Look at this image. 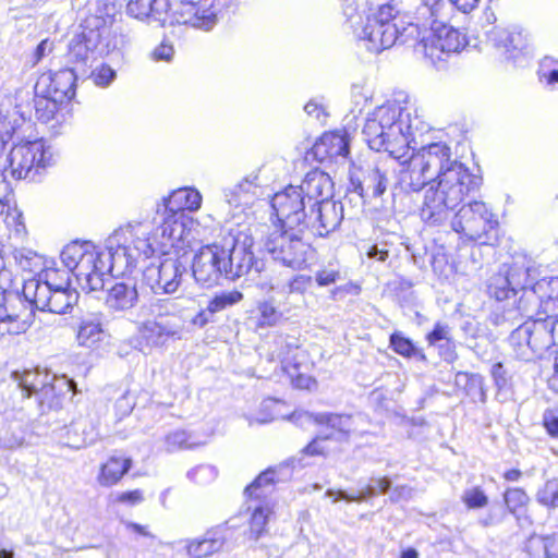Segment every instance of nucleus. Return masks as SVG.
<instances>
[{
	"label": "nucleus",
	"instance_id": "f257e3e1",
	"mask_svg": "<svg viewBox=\"0 0 558 558\" xmlns=\"http://www.w3.org/2000/svg\"><path fill=\"white\" fill-rule=\"evenodd\" d=\"M196 221L184 214L167 213L157 205L151 220L130 221L116 229L98 247L92 242H72L61 252L63 265L75 276L85 292L99 291L105 278L125 276L141 259L154 253L168 254L170 248H183L195 239Z\"/></svg>",
	"mask_w": 558,
	"mask_h": 558
},
{
	"label": "nucleus",
	"instance_id": "f03ea898",
	"mask_svg": "<svg viewBox=\"0 0 558 558\" xmlns=\"http://www.w3.org/2000/svg\"><path fill=\"white\" fill-rule=\"evenodd\" d=\"M399 183L407 191L426 186L421 206L422 219L432 226L446 222L450 214L472 193L481 179L452 157L444 142L430 143L400 161Z\"/></svg>",
	"mask_w": 558,
	"mask_h": 558
},
{
	"label": "nucleus",
	"instance_id": "7ed1b4c3",
	"mask_svg": "<svg viewBox=\"0 0 558 558\" xmlns=\"http://www.w3.org/2000/svg\"><path fill=\"white\" fill-rule=\"evenodd\" d=\"M426 129L413 105L388 101L368 114L363 134L372 149L388 151L401 160L416 134H422Z\"/></svg>",
	"mask_w": 558,
	"mask_h": 558
},
{
	"label": "nucleus",
	"instance_id": "20e7f679",
	"mask_svg": "<svg viewBox=\"0 0 558 558\" xmlns=\"http://www.w3.org/2000/svg\"><path fill=\"white\" fill-rule=\"evenodd\" d=\"M341 1L343 14L351 23L354 35L368 51L379 53L398 43L411 44L417 39L418 26L412 21H405L408 14L398 3L380 5L362 25L355 26V20L360 19L357 0Z\"/></svg>",
	"mask_w": 558,
	"mask_h": 558
},
{
	"label": "nucleus",
	"instance_id": "39448f33",
	"mask_svg": "<svg viewBox=\"0 0 558 558\" xmlns=\"http://www.w3.org/2000/svg\"><path fill=\"white\" fill-rule=\"evenodd\" d=\"M110 21V17H88L85 21V25L82 26V32L71 38L66 60L80 74H86L89 62L95 59L96 53L104 54L109 52L111 44L108 38L111 31L108 23Z\"/></svg>",
	"mask_w": 558,
	"mask_h": 558
},
{
	"label": "nucleus",
	"instance_id": "423d86ee",
	"mask_svg": "<svg viewBox=\"0 0 558 558\" xmlns=\"http://www.w3.org/2000/svg\"><path fill=\"white\" fill-rule=\"evenodd\" d=\"M416 41L418 50L434 64L451 53L460 52L468 44L463 33L440 22L424 29Z\"/></svg>",
	"mask_w": 558,
	"mask_h": 558
},
{
	"label": "nucleus",
	"instance_id": "0eeeda50",
	"mask_svg": "<svg viewBox=\"0 0 558 558\" xmlns=\"http://www.w3.org/2000/svg\"><path fill=\"white\" fill-rule=\"evenodd\" d=\"M496 226V216L482 201L462 205L451 219L452 230L472 241L481 240Z\"/></svg>",
	"mask_w": 558,
	"mask_h": 558
},
{
	"label": "nucleus",
	"instance_id": "6e6552de",
	"mask_svg": "<svg viewBox=\"0 0 558 558\" xmlns=\"http://www.w3.org/2000/svg\"><path fill=\"white\" fill-rule=\"evenodd\" d=\"M286 420L293 422L303 428H306L312 424L326 426L329 429L326 438L344 441L348 440L352 434L360 432V422L362 421V416L329 412L314 414L307 411L298 410L288 415Z\"/></svg>",
	"mask_w": 558,
	"mask_h": 558
},
{
	"label": "nucleus",
	"instance_id": "1a4fd4ad",
	"mask_svg": "<svg viewBox=\"0 0 558 558\" xmlns=\"http://www.w3.org/2000/svg\"><path fill=\"white\" fill-rule=\"evenodd\" d=\"M551 329L553 322H526L512 331L510 343L519 357L527 360L533 353L548 348L554 342Z\"/></svg>",
	"mask_w": 558,
	"mask_h": 558
},
{
	"label": "nucleus",
	"instance_id": "9d476101",
	"mask_svg": "<svg viewBox=\"0 0 558 558\" xmlns=\"http://www.w3.org/2000/svg\"><path fill=\"white\" fill-rule=\"evenodd\" d=\"M9 167L12 177L21 180L28 178L29 173L46 168L51 154L45 148L43 141H31L15 144L9 154Z\"/></svg>",
	"mask_w": 558,
	"mask_h": 558
},
{
	"label": "nucleus",
	"instance_id": "9b49d317",
	"mask_svg": "<svg viewBox=\"0 0 558 558\" xmlns=\"http://www.w3.org/2000/svg\"><path fill=\"white\" fill-rule=\"evenodd\" d=\"M184 271L185 268L179 258L165 257L145 268L143 282L155 294H172L180 287Z\"/></svg>",
	"mask_w": 558,
	"mask_h": 558
},
{
	"label": "nucleus",
	"instance_id": "f8f14e48",
	"mask_svg": "<svg viewBox=\"0 0 558 558\" xmlns=\"http://www.w3.org/2000/svg\"><path fill=\"white\" fill-rule=\"evenodd\" d=\"M253 240L246 234H229L220 241V247L226 251L223 264H226V278L235 280L252 268L253 252L251 247Z\"/></svg>",
	"mask_w": 558,
	"mask_h": 558
},
{
	"label": "nucleus",
	"instance_id": "ddd939ff",
	"mask_svg": "<svg viewBox=\"0 0 558 558\" xmlns=\"http://www.w3.org/2000/svg\"><path fill=\"white\" fill-rule=\"evenodd\" d=\"M23 295L37 310L63 314L77 301V294L70 288L49 290L44 286L24 283Z\"/></svg>",
	"mask_w": 558,
	"mask_h": 558
},
{
	"label": "nucleus",
	"instance_id": "4468645a",
	"mask_svg": "<svg viewBox=\"0 0 558 558\" xmlns=\"http://www.w3.org/2000/svg\"><path fill=\"white\" fill-rule=\"evenodd\" d=\"M225 252L223 247H220V242L199 248L192 264L193 276L198 283L211 287L218 283L222 276L226 277Z\"/></svg>",
	"mask_w": 558,
	"mask_h": 558
},
{
	"label": "nucleus",
	"instance_id": "2eb2a0df",
	"mask_svg": "<svg viewBox=\"0 0 558 558\" xmlns=\"http://www.w3.org/2000/svg\"><path fill=\"white\" fill-rule=\"evenodd\" d=\"M307 201L300 185H288L281 191V229L286 234L298 228L299 232H305Z\"/></svg>",
	"mask_w": 558,
	"mask_h": 558
},
{
	"label": "nucleus",
	"instance_id": "dca6fc26",
	"mask_svg": "<svg viewBox=\"0 0 558 558\" xmlns=\"http://www.w3.org/2000/svg\"><path fill=\"white\" fill-rule=\"evenodd\" d=\"M216 0H180L174 12L179 24L190 25L203 31H210L217 23Z\"/></svg>",
	"mask_w": 558,
	"mask_h": 558
},
{
	"label": "nucleus",
	"instance_id": "f3484780",
	"mask_svg": "<svg viewBox=\"0 0 558 558\" xmlns=\"http://www.w3.org/2000/svg\"><path fill=\"white\" fill-rule=\"evenodd\" d=\"M488 40L507 60L514 62L530 57L533 51L530 37L523 31L495 27L488 34Z\"/></svg>",
	"mask_w": 558,
	"mask_h": 558
},
{
	"label": "nucleus",
	"instance_id": "a211bd4d",
	"mask_svg": "<svg viewBox=\"0 0 558 558\" xmlns=\"http://www.w3.org/2000/svg\"><path fill=\"white\" fill-rule=\"evenodd\" d=\"M303 234L298 228L290 230L288 234L281 229V262L291 268L302 269L314 259V250L303 240Z\"/></svg>",
	"mask_w": 558,
	"mask_h": 558
},
{
	"label": "nucleus",
	"instance_id": "6ab92c4d",
	"mask_svg": "<svg viewBox=\"0 0 558 558\" xmlns=\"http://www.w3.org/2000/svg\"><path fill=\"white\" fill-rule=\"evenodd\" d=\"M349 154V142L344 132H328L323 134L306 153L308 161H337L345 159Z\"/></svg>",
	"mask_w": 558,
	"mask_h": 558
},
{
	"label": "nucleus",
	"instance_id": "aec40b11",
	"mask_svg": "<svg viewBox=\"0 0 558 558\" xmlns=\"http://www.w3.org/2000/svg\"><path fill=\"white\" fill-rule=\"evenodd\" d=\"M529 269L511 268L493 275L487 282V293L497 301H504L517 293L518 289L526 290Z\"/></svg>",
	"mask_w": 558,
	"mask_h": 558
},
{
	"label": "nucleus",
	"instance_id": "412c9836",
	"mask_svg": "<svg viewBox=\"0 0 558 558\" xmlns=\"http://www.w3.org/2000/svg\"><path fill=\"white\" fill-rule=\"evenodd\" d=\"M300 186L312 209L317 204L326 202L332 196V181L327 173L319 170L308 172Z\"/></svg>",
	"mask_w": 558,
	"mask_h": 558
},
{
	"label": "nucleus",
	"instance_id": "4be33fe9",
	"mask_svg": "<svg viewBox=\"0 0 558 558\" xmlns=\"http://www.w3.org/2000/svg\"><path fill=\"white\" fill-rule=\"evenodd\" d=\"M203 202V196L198 190L190 186L174 190L168 197L162 198L159 204L165 214L175 213L184 214L185 210L197 211Z\"/></svg>",
	"mask_w": 558,
	"mask_h": 558
},
{
	"label": "nucleus",
	"instance_id": "5701e85b",
	"mask_svg": "<svg viewBox=\"0 0 558 558\" xmlns=\"http://www.w3.org/2000/svg\"><path fill=\"white\" fill-rule=\"evenodd\" d=\"M74 381L65 376H57L48 380L36 397L43 412L57 409L61 405L62 399L73 389Z\"/></svg>",
	"mask_w": 558,
	"mask_h": 558
},
{
	"label": "nucleus",
	"instance_id": "b1692460",
	"mask_svg": "<svg viewBox=\"0 0 558 558\" xmlns=\"http://www.w3.org/2000/svg\"><path fill=\"white\" fill-rule=\"evenodd\" d=\"M287 348L289 351L287 352V357L284 359L287 365L283 367V372L289 376L291 385L294 388L310 391L316 389L317 381L315 378L305 374L296 373V368L304 357V352L295 342L287 343Z\"/></svg>",
	"mask_w": 558,
	"mask_h": 558
},
{
	"label": "nucleus",
	"instance_id": "393cba45",
	"mask_svg": "<svg viewBox=\"0 0 558 558\" xmlns=\"http://www.w3.org/2000/svg\"><path fill=\"white\" fill-rule=\"evenodd\" d=\"M258 185L255 179L244 178L240 182L222 190L225 203L230 209H241L253 204Z\"/></svg>",
	"mask_w": 558,
	"mask_h": 558
},
{
	"label": "nucleus",
	"instance_id": "a878e982",
	"mask_svg": "<svg viewBox=\"0 0 558 558\" xmlns=\"http://www.w3.org/2000/svg\"><path fill=\"white\" fill-rule=\"evenodd\" d=\"M445 8V0H420L412 16L407 12L408 17L405 21H412L418 26V38L424 29L438 24Z\"/></svg>",
	"mask_w": 558,
	"mask_h": 558
},
{
	"label": "nucleus",
	"instance_id": "bb28decb",
	"mask_svg": "<svg viewBox=\"0 0 558 558\" xmlns=\"http://www.w3.org/2000/svg\"><path fill=\"white\" fill-rule=\"evenodd\" d=\"M138 291L135 282H117L107 294L106 305L116 312H124L135 306Z\"/></svg>",
	"mask_w": 558,
	"mask_h": 558
},
{
	"label": "nucleus",
	"instance_id": "cd10ccee",
	"mask_svg": "<svg viewBox=\"0 0 558 558\" xmlns=\"http://www.w3.org/2000/svg\"><path fill=\"white\" fill-rule=\"evenodd\" d=\"M141 339L149 347H161L170 338L175 337L179 330L173 326L157 319H147L137 327Z\"/></svg>",
	"mask_w": 558,
	"mask_h": 558
},
{
	"label": "nucleus",
	"instance_id": "c85d7f7f",
	"mask_svg": "<svg viewBox=\"0 0 558 558\" xmlns=\"http://www.w3.org/2000/svg\"><path fill=\"white\" fill-rule=\"evenodd\" d=\"M12 378L26 392L27 397H37L46 383L53 379V374L46 368L35 367L32 369L14 371Z\"/></svg>",
	"mask_w": 558,
	"mask_h": 558
},
{
	"label": "nucleus",
	"instance_id": "c756f323",
	"mask_svg": "<svg viewBox=\"0 0 558 558\" xmlns=\"http://www.w3.org/2000/svg\"><path fill=\"white\" fill-rule=\"evenodd\" d=\"M279 473L276 468H268L248 485L244 494L250 499L267 500L277 493Z\"/></svg>",
	"mask_w": 558,
	"mask_h": 558
},
{
	"label": "nucleus",
	"instance_id": "7c9ffc66",
	"mask_svg": "<svg viewBox=\"0 0 558 558\" xmlns=\"http://www.w3.org/2000/svg\"><path fill=\"white\" fill-rule=\"evenodd\" d=\"M168 9V0H128L126 4L128 13L138 20L161 21Z\"/></svg>",
	"mask_w": 558,
	"mask_h": 558
},
{
	"label": "nucleus",
	"instance_id": "2f4dec72",
	"mask_svg": "<svg viewBox=\"0 0 558 558\" xmlns=\"http://www.w3.org/2000/svg\"><path fill=\"white\" fill-rule=\"evenodd\" d=\"M132 460L125 457L113 456L101 464L97 475V482L100 486L110 487L116 485L123 475L130 470Z\"/></svg>",
	"mask_w": 558,
	"mask_h": 558
},
{
	"label": "nucleus",
	"instance_id": "473e14b6",
	"mask_svg": "<svg viewBox=\"0 0 558 558\" xmlns=\"http://www.w3.org/2000/svg\"><path fill=\"white\" fill-rule=\"evenodd\" d=\"M225 542L226 537L221 531H209L202 539L191 541L186 546V550L193 558H204L219 551L223 547Z\"/></svg>",
	"mask_w": 558,
	"mask_h": 558
},
{
	"label": "nucleus",
	"instance_id": "72a5a7b5",
	"mask_svg": "<svg viewBox=\"0 0 558 558\" xmlns=\"http://www.w3.org/2000/svg\"><path fill=\"white\" fill-rule=\"evenodd\" d=\"M213 432L205 435H198L195 432L189 433L183 429H178L169 433L166 436L165 444L168 451H175L180 449H192L204 446L208 442Z\"/></svg>",
	"mask_w": 558,
	"mask_h": 558
},
{
	"label": "nucleus",
	"instance_id": "f704fd0d",
	"mask_svg": "<svg viewBox=\"0 0 558 558\" xmlns=\"http://www.w3.org/2000/svg\"><path fill=\"white\" fill-rule=\"evenodd\" d=\"M105 338V331L98 318L83 319L77 328L76 340L81 347L94 348Z\"/></svg>",
	"mask_w": 558,
	"mask_h": 558
},
{
	"label": "nucleus",
	"instance_id": "c9c22d12",
	"mask_svg": "<svg viewBox=\"0 0 558 558\" xmlns=\"http://www.w3.org/2000/svg\"><path fill=\"white\" fill-rule=\"evenodd\" d=\"M315 207H317V219L323 229L319 231L322 235L324 233L328 234L341 223L342 208L338 207L336 203L329 202L328 199L317 204Z\"/></svg>",
	"mask_w": 558,
	"mask_h": 558
},
{
	"label": "nucleus",
	"instance_id": "e433bc0d",
	"mask_svg": "<svg viewBox=\"0 0 558 558\" xmlns=\"http://www.w3.org/2000/svg\"><path fill=\"white\" fill-rule=\"evenodd\" d=\"M25 283H35L49 288V290H60L69 288V272L56 268H46L41 270L37 277L27 279Z\"/></svg>",
	"mask_w": 558,
	"mask_h": 558
},
{
	"label": "nucleus",
	"instance_id": "4c0bfd02",
	"mask_svg": "<svg viewBox=\"0 0 558 558\" xmlns=\"http://www.w3.org/2000/svg\"><path fill=\"white\" fill-rule=\"evenodd\" d=\"M31 326V314L23 318L20 315L10 313L8 307L0 305V336L20 335Z\"/></svg>",
	"mask_w": 558,
	"mask_h": 558
},
{
	"label": "nucleus",
	"instance_id": "58836bf2",
	"mask_svg": "<svg viewBox=\"0 0 558 558\" xmlns=\"http://www.w3.org/2000/svg\"><path fill=\"white\" fill-rule=\"evenodd\" d=\"M525 295L527 299L535 295L541 303L558 301V277L543 278L538 280L531 289L526 287Z\"/></svg>",
	"mask_w": 558,
	"mask_h": 558
},
{
	"label": "nucleus",
	"instance_id": "ea45409f",
	"mask_svg": "<svg viewBox=\"0 0 558 558\" xmlns=\"http://www.w3.org/2000/svg\"><path fill=\"white\" fill-rule=\"evenodd\" d=\"M77 73V70L74 68L63 69L53 73L50 81L54 92L60 93L64 97H72L74 95Z\"/></svg>",
	"mask_w": 558,
	"mask_h": 558
},
{
	"label": "nucleus",
	"instance_id": "a19ab883",
	"mask_svg": "<svg viewBox=\"0 0 558 558\" xmlns=\"http://www.w3.org/2000/svg\"><path fill=\"white\" fill-rule=\"evenodd\" d=\"M243 300V293L238 290L222 291L215 294L208 302L207 311L210 315L231 307Z\"/></svg>",
	"mask_w": 558,
	"mask_h": 558
},
{
	"label": "nucleus",
	"instance_id": "79ce46f5",
	"mask_svg": "<svg viewBox=\"0 0 558 558\" xmlns=\"http://www.w3.org/2000/svg\"><path fill=\"white\" fill-rule=\"evenodd\" d=\"M257 312L258 316L256 326L259 329L276 326L279 320V313L274 298L259 302Z\"/></svg>",
	"mask_w": 558,
	"mask_h": 558
},
{
	"label": "nucleus",
	"instance_id": "37998d69",
	"mask_svg": "<svg viewBox=\"0 0 558 558\" xmlns=\"http://www.w3.org/2000/svg\"><path fill=\"white\" fill-rule=\"evenodd\" d=\"M539 81L549 87L558 84V61L551 57L542 59L538 69Z\"/></svg>",
	"mask_w": 558,
	"mask_h": 558
},
{
	"label": "nucleus",
	"instance_id": "c03bdc74",
	"mask_svg": "<svg viewBox=\"0 0 558 558\" xmlns=\"http://www.w3.org/2000/svg\"><path fill=\"white\" fill-rule=\"evenodd\" d=\"M529 543L531 547L542 545L547 558H558V530L551 534L532 536Z\"/></svg>",
	"mask_w": 558,
	"mask_h": 558
},
{
	"label": "nucleus",
	"instance_id": "a18cd8bd",
	"mask_svg": "<svg viewBox=\"0 0 558 558\" xmlns=\"http://www.w3.org/2000/svg\"><path fill=\"white\" fill-rule=\"evenodd\" d=\"M536 500L547 508H558V481H547L537 492Z\"/></svg>",
	"mask_w": 558,
	"mask_h": 558
},
{
	"label": "nucleus",
	"instance_id": "49530a36",
	"mask_svg": "<svg viewBox=\"0 0 558 558\" xmlns=\"http://www.w3.org/2000/svg\"><path fill=\"white\" fill-rule=\"evenodd\" d=\"M271 511L268 506H256L251 517L250 529L255 537H259L265 531Z\"/></svg>",
	"mask_w": 558,
	"mask_h": 558
},
{
	"label": "nucleus",
	"instance_id": "de8ad7c7",
	"mask_svg": "<svg viewBox=\"0 0 558 558\" xmlns=\"http://www.w3.org/2000/svg\"><path fill=\"white\" fill-rule=\"evenodd\" d=\"M504 498L509 511L513 514L526 507L530 500L526 493L521 488L507 489Z\"/></svg>",
	"mask_w": 558,
	"mask_h": 558
},
{
	"label": "nucleus",
	"instance_id": "09e8293b",
	"mask_svg": "<svg viewBox=\"0 0 558 558\" xmlns=\"http://www.w3.org/2000/svg\"><path fill=\"white\" fill-rule=\"evenodd\" d=\"M90 77L96 86L106 88L113 83L117 72L109 64L101 63L93 70Z\"/></svg>",
	"mask_w": 558,
	"mask_h": 558
},
{
	"label": "nucleus",
	"instance_id": "8fccbe9b",
	"mask_svg": "<svg viewBox=\"0 0 558 558\" xmlns=\"http://www.w3.org/2000/svg\"><path fill=\"white\" fill-rule=\"evenodd\" d=\"M427 341L430 345H447L448 349H451L452 343L449 327L447 325L437 323L434 329L427 335Z\"/></svg>",
	"mask_w": 558,
	"mask_h": 558
},
{
	"label": "nucleus",
	"instance_id": "3c124183",
	"mask_svg": "<svg viewBox=\"0 0 558 558\" xmlns=\"http://www.w3.org/2000/svg\"><path fill=\"white\" fill-rule=\"evenodd\" d=\"M462 501L469 509H478L488 504V497L480 487H472L464 490Z\"/></svg>",
	"mask_w": 558,
	"mask_h": 558
},
{
	"label": "nucleus",
	"instance_id": "603ef678",
	"mask_svg": "<svg viewBox=\"0 0 558 558\" xmlns=\"http://www.w3.org/2000/svg\"><path fill=\"white\" fill-rule=\"evenodd\" d=\"M390 345L396 353L402 356L410 357L415 353L414 344L398 332L391 335Z\"/></svg>",
	"mask_w": 558,
	"mask_h": 558
},
{
	"label": "nucleus",
	"instance_id": "864d4df0",
	"mask_svg": "<svg viewBox=\"0 0 558 558\" xmlns=\"http://www.w3.org/2000/svg\"><path fill=\"white\" fill-rule=\"evenodd\" d=\"M337 495V499H344L347 501H362V500H365L369 497H373L376 495V487L373 485V484H368L364 489H362L360 492L359 495L356 496H353V495H349L347 494L343 490H339V492H333L332 489H328L326 492V496H335Z\"/></svg>",
	"mask_w": 558,
	"mask_h": 558
},
{
	"label": "nucleus",
	"instance_id": "5fc2aeb1",
	"mask_svg": "<svg viewBox=\"0 0 558 558\" xmlns=\"http://www.w3.org/2000/svg\"><path fill=\"white\" fill-rule=\"evenodd\" d=\"M16 120L12 121L0 114V153H3L7 144L12 140L16 130Z\"/></svg>",
	"mask_w": 558,
	"mask_h": 558
},
{
	"label": "nucleus",
	"instance_id": "6e6d98bb",
	"mask_svg": "<svg viewBox=\"0 0 558 558\" xmlns=\"http://www.w3.org/2000/svg\"><path fill=\"white\" fill-rule=\"evenodd\" d=\"M217 476V470L211 465H199L189 472V477L198 483L206 484L214 481Z\"/></svg>",
	"mask_w": 558,
	"mask_h": 558
},
{
	"label": "nucleus",
	"instance_id": "4d7b16f0",
	"mask_svg": "<svg viewBox=\"0 0 558 558\" xmlns=\"http://www.w3.org/2000/svg\"><path fill=\"white\" fill-rule=\"evenodd\" d=\"M304 110L310 118H313L320 124H324L326 122L328 114L326 111V107L322 101H318L317 99H311L305 105Z\"/></svg>",
	"mask_w": 558,
	"mask_h": 558
},
{
	"label": "nucleus",
	"instance_id": "13d9d810",
	"mask_svg": "<svg viewBox=\"0 0 558 558\" xmlns=\"http://www.w3.org/2000/svg\"><path fill=\"white\" fill-rule=\"evenodd\" d=\"M144 500L142 490L134 489L131 492L118 493L114 496V501L119 504H125L128 506H135Z\"/></svg>",
	"mask_w": 558,
	"mask_h": 558
},
{
	"label": "nucleus",
	"instance_id": "bf43d9fd",
	"mask_svg": "<svg viewBox=\"0 0 558 558\" xmlns=\"http://www.w3.org/2000/svg\"><path fill=\"white\" fill-rule=\"evenodd\" d=\"M328 438L317 437L313 439L304 449L303 453L307 456H325L328 452V448L325 442Z\"/></svg>",
	"mask_w": 558,
	"mask_h": 558
},
{
	"label": "nucleus",
	"instance_id": "052dcab7",
	"mask_svg": "<svg viewBox=\"0 0 558 558\" xmlns=\"http://www.w3.org/2000/svg\"><path fill=\"white\" fill-rule=\"evenodd\" d=\"M369 180L373 183V195L380 196L387 189V178L378 169L373 170L369 174Z\"/></svg>",
	"mask_w": 558,
	"mask_h": 558
},
{
	"label": "nucleus",
	"instance_id": "680f3d73",
	"mask_svg": "<svg viewBox=\"0 0 558 558\" xmlns=\"http://www.w3.org/2000/svg\"><path fill=\"white\" fill-rule=\"evenodd\" d=\"M543 422L548 434L558 437V410L545 411Z\"/></svg>",
	"mask_w": 558,
	"mask_h": 558
},
{
	"label": "nucleus",
	"instance_id": "e2e57ef3",
	"mask_svg": "<svg viewBox=\"0 0 558 558\" xmlns=\"http://www.w3.org/2000/svg\"><path fill=\"white\" fill-rule=\"evenodd\" d=\"M173 53H174L173 47L169 44L162 43L153 50L151 57L155 61L169 62V61H171Z\"/></svg>",
	"mask_w": 558,
	"mask_h": 558
},
{
	"label": "nucleus",
	"instance_id": "0e129e2a",
	"mask_svg": "<svg viewBox=\"0 0 558 558\" xmlns=\"http://www.w3.org/2000/svg\"><path fill=\"white\" fill-rule=\"evenodd\" d=\"M339 278V272L333 269H324L316 274V281L319 286L325 287L335 283Z\"/></svg>",
	"mask_w": 558,
	"mask_h": 558
},
{
	"label": "nucleus",
	"instance_id": "69168bd1",
	"mask_svg": "<svg viewBox=\"0 0 558 558\" xmlns=\"http://www.w3.org/2000/svg\"><path fill=\"white\" fill-rule=\"evenodd\" d=\"M52 50H53V41H51L48 38L41 40L35 50V54H34L35 62L36 63L39 62L44 57L51 53Z\"/></svg>",
	"mask_w": 558,
	"mask_h": 558
},
{
	"label": "nucleus",
	"instance_id": "338daca9",
	"mask_svg": "<svg viewBox=\"0 0 558 558\" xmlns=\"http://www.w3.org/2000/svg\"><path fill=\"white\" fill-rule=\"evenodd\" d=\"M458 10L470 13L477 8L481 0H449Z\"/></svg>",
	"mask_w": 558,
	"mask_h": 558
},
{
	"label": "nucleus",
	"instance_id": "774afa93",
	"mask_svg": "<svg viewBox=\"0 0 558 558\" xmlns=\"http://www.w3.org/2000/svg\"><path fill=\"white\" fill-rule=\"evenodd\" d=\"M413 489L407 485L397 486L391 495L392 500L409 499L412 497Z\"/></svg>",
	"mask_w": 558,
	"mask_h": 558
}]
</instances>
